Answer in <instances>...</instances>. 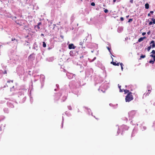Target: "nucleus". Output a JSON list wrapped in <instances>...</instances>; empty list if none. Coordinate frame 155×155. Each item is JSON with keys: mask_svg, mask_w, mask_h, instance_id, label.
I'll return each instance as SVG.
<instances>
[{"mask_svg": "<svg viewBox=\"0 0 155 155\" xmlns=\"http://www.w3.org/2000/svg\"><path fill=\"white\" fill-rule=\"evenodd\" d=\"M120 20L121 21H123L124 20V18L122 17H121L120 18Z\"/></svg>", "mask_w": 155, "mask_h": 155, "instance_id": "nucleus-24", "label": "nucleus"}, {"mask_svg": "<svg viewBox=\"0 0 155 155\" xmlns=\"http://www.w3.org/2000/svg\"><path fill=\"white\" fill-rule=\"evenodd\" d=\"M145 57V55H142L140 57V59L144 58Z\"/></svg>", "mask_w": 155, "mask_h": 155, "instance_id": "nucleus-14", "label": "nucleus"}, {"mask_svg": "<svg viewBox=\"0 0 155 155\" xmlns=\"http://www.w3.org/2000/svg\"><path fill=\"white\" fill-rule=\"evenodd\" d=\"M10 82H12V83H13V80H10V81H7V83H10Z\"/></svg>", "mask_w": 155, "mask_h": 155, "instance_id": "nucleus-23", "label": "nucleus"}, {"mask_svg": "<svg viewBox=\"0 0 155 155\" xmlns=\"http://www.w3.org/2000/svg\"><path fill=\"white\" fill-rule=\"evenodd\" d=\"M149 62L150 63L153 64L154 63V61L153 60H150L149 61Z\"/></svg>", "mask_w": 155, "mask_h": 155, "instance_id": "nucleus-16", "label": "nucleus"}, {"mask_svg": "<svg viewBox=\"0 0 155 155\" xmlns=\"http://www.w3.org/2000/svg\"><path fill=\"white\" fill-rule=\"evenodd\" d=\"M151 48V45H150V46L147 48V50L148 51H149Z\"/></svg>", "mask_w": 155, "mask_h": 155, "instance_id": "nucleus-11", "label": "nucleus"}, {"mask_svg": "<svg viewBox=\"0 0 155 155\" xmlns=\"http://www.w3.org/2000/svg\"><path fill=\"white\" fill-rule=\"evenodd\" d=\"M150 44V45H151V48H154L155 47V41H151Z\"/></svg>", "mask_w": 155, "mask_h": 155, "instance_id": "nucleus-4", "label": "nucleus"}, {"mask_svg": "<svg viewBox=\"0 0 155 155\" xmlns=\"http://www.w3.org/2000/svg\"><path fill=\"white\" fill-rule=\"evenodd\" d=\"M125 101L126 102H129L133 100V97L132 95V93L131 92H129L126 96Z\"/></svg>", "mask_w": 155, "mask_h": 155, "instance_id": "nucleus-1", "label": "nucleus"}, {"mask_svg": "<svg viewBox=\"0 0 155 155\" xmlns=\"http://www.w3.org/2000/svg\"><path fill=\"white\" fill-rule=\"evenodd\" d=\"M124 89H121V88L120 89V92H122L124 91Z\"/></svg>", "mask_w": 155, "mask_h": 155, "instance_id": "nucleus-25", "label": "nucleus"}, {"mask_svg": "<svg viewBox=\"0 0 155 155\" xmlns=\"http://www.w3.org/2000/svg\"><path fill=\"white\" fill-rule=\"evenodd\" d=\"M130 2L131 3H133V0H130Z\"/></svg>", "mask_w": 155, "mask_h": 155, "instance_id": "nucleus-27", "label": "nucleus"}, {"mask_svg": "<svg viewBox=\"0 0 155 155\" xmlns=\"http://www.w3.org/2000/svg\"><path fill=\"white\" fill-rule=\"evenodd\" d=\"M118 87L119 88V89H121V86L119 85V84H118Z\"/></svg>", "mask_w": 155, "mask_h": 155, "instance_id": "nucleus-29", "label": "nucleus"}, {"mask_svg": "<svg viewBox=\"0 0 155 155\" xmlns=\"http://www.w3.org/2000/svg\"><path fill=\"white\" fill-rule=\"evenodd\" d=\"M41 36H44V35L43 34H41Z\"/></svg>", "mask_w": 155, "mask_h": 155, "instance_id": "nucleus-35", "label": "nucleus"}, {"mask_svg": "<svg viewBox=\"0 0 155 155\" xmlns=\"http://www.w3.org/2000/svg\"><path fill=\"white\" fill-rule=\"evenodd\" d=\"M110 63L111 64H113L114 65V66H118L119 64V63H116V62H113V61H111V62Z\"/></svg>", "mask_w": 155, "mask_h": 155, "instance_id": "nucleus-5", "label": "nucleus"}, {"mask_svg": "<svg viewBox=\"0 0 155 155\" xmlns=\"http://www.w3.org/2000/svg\"><path fill=\"white\" fill-rule=\"evenodd\" d=\"M151 20H152L153 22H152L153 24H155V19H154L153 18H152L151 19Z\"/></svg>", "mask_w": 155, "mask_h": 155, "instance_id": "nucleus-13", "label": "nucleus"}, {"mask_svg": "<svg viewBox=\"0 0 155 155\" xmlns=\"http://www.w3.org/2000/svg\"><path fill=\"white\" fill-rule=\"evenodd\" d=\"M54 25V27H53V29H54V27H55V25H54H54Z\"/></svg>", "mask_w": 155, "mask_h": 155, "instance_id": "nucleus-32", "label": "nucleus"}, {"mask_svg": "<svg viewBox=\"0 0 155 155\" xmlns=\"http://www.w3.org/2000/svg\"><path fill=\"white\" fill-rule=\"evenodd\" d=\"M43 46L44 48H45L46 46V44L45 42H43Z\"/></svg>", "mask_w": 155, "mask_h": 155, "instance_id": "nucleus-12", "label": "nucleus"}, {"mask_svg": "<svg viewBox=\"0 0 155 155\" xmlns=\"http://www.w3.org/2000/svg\"><path fill=\"white\" fill-rule=\"evenodd\" d=\"M146 34V32H143L142 33V35H145Z\"/></svg>", "mask_w": 155, "mask_h": 155, "instance_id": "nucleus-28", "label": "nucleus"}, {"mask_svg": "<svg viewBox=\"0 0 155 155\" xmlns=\"http://www.w3.org/2000/svg\"><path fill=\"white\" fill-rule=\"evenodd\" d=\"M108 12V10L107 9H105V10H104V12L105 13H107Z\"/></svg>", "mask_w": 155, "mask_h": 155, "instance_id": "nucleus-21", "label": "nucleus"}, {"mask_svg": "<svg viewBox=\"0 0 155 155\" xmlns=\"http://www.w3.org/2000/svg\"><path fill=\"white\" fill-rule=\"evenodd\" d=\"M149 7V5L148 3H146L145 4V8L146 9H148Z\"/></svg>", "mask_w": 155, "mask_h": 155, "instance_id": "nucleus-8", "label": "nucleus"}, {"mask_svg": "<svg viewBox=\"0 0 155 155\" xmlns=\"http://www.w3.org/2000/svg\"><path fill=\"white\" fill-rule=\"evenodd\" d=\"M107 48L109 50V51L110 52V50H111L110 48L109 47H107Z\"/></svg>", "mask_w": 155, "mask_h": 155, "instance_id": "nucleus-22", "label": "nucleus"}, {"mask_svg": "<svg viewBox=\"0 0 155 155\" xmlns=\"http://www.w3.org/2000/svg\"><path fill=\"white\" fill-rule=\"evenodd\" d=\"M148 16H150V13H148Z\"/></svg>", "mask_w": 155, "mask_h": 155, "instance_id": "nucleus-33", "label": "nucleus"}, {"mask_svg": "<svg viewBox=\"0 0 155 155\" xmlns=\"http://www.w3.org/2000/svg\"><path fill=\"white\" fill-rule=\"evenodd\" d=\"M133 19L132 18H130V19L129 20H128V22H131L132 21H133Z\"/></svg>", "mask_w": 155, "mask_h": 155, "instance_id": "nucleus-17", "label": "nucleus"}, {"mask_svg": "<svg viewBox=\"0 0 155 155\" xmlns=\"http://www.w3.org/2000/svg\"><path fill=\"white\" fill-rule=\"evenodd\" d=\"M150 13L151 14H153V11H150Z\"/></svg>", "mask_w": 155, "mask_h": 155, "instance_id": "nucleus-30", "label": "nucleus"}, {"mask_svg": "<svg viewBox=\"0 0 155 155\" xmlns=\"http://www.w3.org/2000/svg\"><path fill=\"white\" fill-rule=\"evenodd\" d=\"M91 5L92 6H95V4L94 2H93L91 3Z\"/></svg>", "mask_w": 155, "mask_h": 155, "instance_id": "nucleus-18", "label": "nucleus"}, {"mask_svg": "<svg viewBox=\"0 0 155 155\" xmlns=\"http://www.w3.org/2000/svg\"><path fill=\"white\" fill-rule=\"evenodd\" d=\"M41 23L40 22L38 23V24L37 25L35 26V28H37L38 29H40V27H39V25H41Z\"/></svg>", "mask_w": 155, "mask_h": 155, "instance_id": "nucleus-7", "label": "nucleus"}, {"mask_svg": "<svg viewBox=\"0 0 155 155\" xmlns=\"http://www.w3.org/2000/svg\"><path fill=\"white\" fill-rule=\"evenodd\" d=\"M15 40H16V41L17 42H18V40L17 39L16 40L15 38H12V41H14Z\"/></svg>", "mask_w": 155, "mask_h": 155, "instance_id": "nucleus-19", "label": "nucleus"}, {"mask_svg": "<svg viewBox=\"0 0 155 155\" xmlns=\"http://www.w3.org/2000/svg\"><path fill=\"white\" fill-rule=\"evenodd\" d=\"M129 17V15H128V16H126V17H127V18H128Z\"/></svg>", "mask_w": 155, "mask_h": 155, "instance_id": "nucleus-37", "label": "nucleus"}, {"mask_svg": "<svg viewBox=\"0 0 155 155\" xmlns=\"http://www.w3.org/2000/svg\"><path fill=\"white\" fill-rule=\"evenodd\" d=\"M152 24H153V23H152V21H150V22L149 23V25H152Z\"/></svg>", "mask_w": 155, "mask_h": 155, "instance_id": "nucleus-26", "label": "nucleus"}, {"mask_svg": "<svg viewBox=\"0 0 155 155\" xmlns=\"http://www.w3.org/2000/svg\"><path fill=\"white\" fill-rule=\"evenodd\" d=\"M83 56H82V57H81L80 58H83Z\"/></svg>", "mask_w": 155, "mask_h": 155, "instance_id": "nucleus-38", "label": "nucleus"}, {"mask_svg": "<svg viewBox=\"0 0 155 155\" xmlns=\"http://www.w3.org/2000/svg\"><path fill=\"white\" fill-rule=\"evenodd\" d=\"M15 18H16V17H15Z\"/></svg>", "mask_w": 155, "mask_h": 155, "instance_id": "nucleus-39", "label": "nucleus"}, {"mask_svg": "<svg viewBox=\"0 0 155 155\" xmlns=\"http://www.w3.org/2000/svg\"><path fill=\"white\" fill-rule=\"evenodd\" d=\"M3 73L4 74H7V72L6 70H5L4 72H3Z\"/></svg>", "mask_w": 155, "mask_h": 155, "instance_id": "nucleus-20", "label": "nucleus"}, {"mask_svg": "<svg viewBox=\"0 0 155 155\" xmlns=\"http://www.w3.org/2000/svg\"><path fill=\"white\" fill-rule=\"evenodd\" d=\"M124 94H126L127 93H129V92H130V91L128 90H124Z\"/></svg>", "mask_w": 155, "mask_h": 155, "instance_id": "nucleus-9", "label": "nucleus"}, {"mask_svg": "<svg viewBox=\"0 0 155 155\" xmlns=\"http://www.w3.org/2000/svg\"><path fill=\"white\" fill-rule=\"evenodd\" d=\"M113 2H116V0H113Z\"/></svg>", "mask_w": 155, "mask_h": 155, "instance_id": "nucleus-34", "label": "nucleus"}, {"mask_svg": "<svg viewBox=\"0 0 155 155\" xmlns=\"http://www.w3.org/2000/svg\"><path fill=\"white\" fill-rule=\"evenodd\" d=\"M150 31H148V32H147V34L148 35H149L150 34Z\"/></svg>", "mask_w": 155, "mask_h": 155, "instance_id": "nucleus-31", "label": "nucleus"}, {"mask_svg": "<svg viewBox=\"0 0 155 155\" xmlns=\"http://www.w3.org/2000/svg\"><path fill=\"white\" fill-rule=\"evenodd\" d=\"M84 41H81L80 43V45L82 46L84 44Z\"/></svg>", "mask_w": 155, "mask_h": 155, "instance_id": "nucleus-15", "label": "nucleus"}, {"mask_svg": "<svg viewBox=\"0 0 155 155\" xmlns=\"http://www.w3.org/2000/svg\"><path fill=\"white\" fill-rule=\"evenodd\" d=\"M120 65L121 67V70L122 71H123V67L124 66V65L122 63H120Z\"/></svg>", "mask_w": 155, "mask_h": 155, "instance_id": "nucleus-10", "label": "nucleus"}, {"mask_svg": "<svg viewBox=\"0 0 155 155\" xmlns=\"http://www.w3.org/2000/svg\"><path fill=\"white\" fill-rule=\"evenodd\" d=\"M75 47H76L72 44H69L68 45V48L69 49H74Z\"/></svg>", "mask_w": 155, "mask_h": 155, "instance_id": "nucleus-3", "label": "nucleus"}, {"mask_svg": "<svg viewBox=\"0 0 155 155\" xmlns=\"http://www.w3.org/2000/svg\"><path fill=\"white\" fill-rule=\"evenodd\" d=\"M35 54L34 53L30 54L28 57V60H33L35 59Z\"/></svg>", "mask_w": 155, "mask_h": 155, "instance_id": "nucleus-2", "label": "nucleus"}, {"mask_svg": "<svg viewBox=\"0 0 155 155\" xmlns=\"http://www.w3.org/2000/svg\"><path fill=\"white\" fill-rule=\"evenodd\" d=\"M146 38V37H141L138 39V41L139 42H140L141 41H143L144 39Z\"/></svg>", "mask_w": 155, "mask_h": 155, "instance_id": "nucleus-6", "label": "nucleus"}, {"mask_svg": "<svg viewBox=\"0 0 155 155\" xmlns=\"http://www.w3.org/2000/svg\"><path fill=\"white\" fill-rule=\"evenodd\" d=\"M51 48H48V49L49 50H50V49H51Z\"/></svg>", "mask_w": 155, "mask_h": 155, "instance_id": "nucleus-36", "label": "nucleus"}]
</instances>
